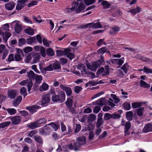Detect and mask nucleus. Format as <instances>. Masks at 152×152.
<instances>
[{
  "label": "nucleus",
  "mask_w": 152,
  "mask_h": 152,
  "mask_svg": "<svg viewBox=\"0 0 152 152\" xmlns=\"http://www.w3.org/2000/svg\"><path fill=\"white\" fill-rule=\"evenodd\" d=\"M65 99V95L63 91H59L58 95H54L52 96V100L53 102L60 101V102H63Z\"/></svg>",
  "instance_id": "f257e3e1"
},
{
  "label": "nucleus",
  "mask_w": 152,
  "mask_h": 152,
  "mask_svg": "<svg viewBox=\"0 0 152 152\" xmlns=\"http://www.w3.org/2000/svg\"><path fill=\"white\" fill-rule=\"evenodd\" d=\"M72 6H73L74 10H75L77 13H79L84 10L86 7L83 2H80L79 3L76 1H74L72 3Z\"/></svg>",
  "instance_id": "f03ea898"
},
{
  "label": "nucleus",
  "mask_w": 152,
  "mask_h": 152,
  "mask_svg": "<svg viewBox=\"0 0 152 152\" xmlns=\"http://www.w3.org/2000/svg\"><path fill=\"white\" fill-rule=\"evenodd\" d=\"M77 142L75 143L74 148L75 151H77L81 145L86 143V137H78L77 139Z\"/></svg>",
  "instance_id": "7ed1b4c3"
},
{
  "label": "nucleus",
  "mask_w": 152,
  "mask_h": 152,
  "mask_svg": "<svg viewBox=\"0 0 152 152\" xmlns=\"http://www.w3.org/2000/svg\"><path fill=\"white\" fill-rule=\"evenodd\" d=\"M101 64L100 61H98L94 62L92 64H90L89 63L86 64L87 67L92 71H96L98 67Z\"/></svg>",
  "instance_id": "20e7f679"
},
{
  "label": "nucleus",
  "mask_w": 152,
  "mask_h": 152,
  "mask_svg": "<svg viewBox=\"0 0 152 152\" xmlns=\"http://www.w3.org/2000/svg\"><path fill=\"white\" fill-rule=\"evenodd\" d=\"M50 100V94H43L42 96V105L43 106H46Z\"/></svg>",
  "instance_id": "39448f33"
},
{
  "label": "nucleus",
  "mask_w": 152,
  "mask_h": 152,
  "mask_svg": "<svg viewBox=\"0 0 152 152\" xmlns=\"http://www.w3.org/2000/svg\"><path fill=\"white\" fill-rule=\"evenodd\" d=\"M24 53L22 50L20 49H17L16 53L15 54L14 58L15 61H19L22 60V56H23Z\"/></svg>",
  "instance_id": "423d86ee"
},
{
  "label": "nucleus",
  "mask_w": 152,
  "mask_h": 152,
  "mask_svg": "<svg viewBox=\"0 0 152 152\" xmlns=\"http://www.w3.org/2000/svg\"><path fill=\"white\" fill-rule=\"evenodd\" d=\"M47 125L45 126L44 128H41L40 129L39 132L41 134L45 135L50 133L51 129L50 127H47Z\"/></svg>",
  "instance_id": "0eeeda50"
},
{
  "label": "nucleus",
  "mask_w": 152,
  "mask_h": 152,
  "mask_svg": "<svg viewBox=\"0 0 152 152\" xmlns=\"http://www.w3.org/2000/svg\"><path fill=\"white\" fill-rule=\"evenodd\" d=\"M145 103H143V111L145 113V114L148 116H150L152 115V109L149 106L145 107Z\"/></svg>",
  "instance_id": "6e6552de"
},
{
  "label": "nucleus",
  "mask_w": 152,
  "mask_h": 152,
  "mask_svg": "<svg viewBox=\"0 0 152 152\" xmlns=\"http://www.w3.org/2000/svg\"><path fill=\"white\" fill-rule=\"evenodd\" d=\"M41 107L37 105H35L27 107L26 109L32 113L37 111V110L40 108Z\"/></svg>",
  "instance_id": "1a4fd4ad"
},
{
  "label": "nucleus",
  "mask_w": 152,
  "mask_h": 152,
  "mask_svg": "<svg viewBox=\"0 0 152 152\" xmlns=\"http://www.w3.org/2000/svg\"><path fill=\"white\" fill-rule=\"evenodd\" d=\"M10 119L12 121V124L14 125H17L20 122L21 117L20 116H15L11 118Z\"/></svg>",
  "instance_id": "9d476101"
},
{
  "label": "nucleus",
  "mask_w": 152,
  "mask_h": 152,
  "mask_svg": "<svg viewBox=\"0 0 152 152\" xmlns=\"http://www.w3.org/2000/svg\"><path fill=\"white\" fill-rule=\"evenodd\" d=\"M70 50L69 49H66L64 50V55H66L67 57L68 58L71 60L75 57L74 54L70 53Z\"/></svg>",
  "instance_id": "9b49d317"
},
{
  "label": "nucleus",
  "mask_w": 152,
  "mask_h": 152,
  "mask_svg": "<svg viewBox=\"0 0 152 152\" xmlns=\"http://www.w3.org/2000/svg\"><path fill=\"white\" fill-rule=\"evenodd\" d=\"M92 25V26L94 28H101L102 27V25L99 22H97L95 23H88L84 26L82 27L83 28H87L88 27H90L91 26H90L91 25Z\"/></svg>",
  "instance_id": "f8f14e48"
},
{
  "label": "nucleus",
  "mask_w": 152,
  "mask_h": 152,
  "mask_svg": "<svg viewBox=\"0 0 152 152\" xmlns=\"http://www.w3.org/2000/svg\"><path fill=\"white\" fill-rule=\"evenodd\" d=\"M40 56V54L38 53H34L33 54V64H35L37 62H39Z\"/></svg>",
  "instance_id": "ddd939ff"
},
{
  "label": "nucleus",
  "mask_w": 152,
  "mask_h": 152,
  "mask_svg": "<svg viewBox=\"0 0 152 152\" xmlns=\"http://www.w3.org/2000/svg\"><path fill=\"white\" fill-rule=\"evenodd\" d=\"M7 93L9 97L11 99H13L16 96L17 91L15 90H10L8 91Z\"/></svg>",
  "instance_id": "4468645a"
},
{
  "label": "nucleus",
  "mask_w": 152,
  "mask_h": 152,
  "mask_svg": "<svg viewBox=\"0 0 152 152\" xmlns=\"http://www.w3.org/2000/svg\"><path fill=\"white\" fill-rule=\"evenodd\" d=\"M124 132L125 133V135H128L129 134V130L130 129L131 125V123L130 122H127L124 125Z\"/></svg>",
  "instance_id": "2eb2a0df"
},
{
  "label": "nucleus",
  "mask_w": 152,
  "mask_h": 152,
  "mask_svg": "<svg viewBox=\"0 0 152 152\" xmlns=\"http://www.w3.org/2000/svg\"><path fill=\"white\" fill-rule=\"evenodd\" d=\"M124 59L123 58L121 59H114L111 60V61L113 64H117L120 66L124 63L123 59Z\"/></svg>",
  "instance_id": "dca6fc26"
},
{
  "label": "nucleus",
  "mask_w": 152,
  "mask_h": 152,
  "mask_svg": "<svg viewBox=\"0 0 152 152\" xmlns=\"http://www.w3.org/2000/svg\"><path fill=\"white\" fill-rule=\"evenodd\" d=\"M15 3L12 1L6 4L5 5L6 9L8 10H12L15 7Z\"/></svg>",
  "instance_id": "f3484780"
},
{
  "label": "nucleus",
  "mask_w": 152,
  "mask_h": 152,
  "mask_svg": "<svg viewBox=\"0 0 152 152\" xmlns=\"http://www.w3.org/2000/svg\"><path fill=\"white\" fill-rule=\"evenodd\" d=\"M151 131H152V125L150 124H148L146 125L143 129V132L145 133Z\"/></svg>",
  "instance_id": "a211bd4d"
},
{
  "label": "nucleus",
  "mask_w": 152,
  "mask_h": 152,
  "mask_svg": "<svg viewBox=\"0 0 152 152\" xmlns=\"http://www.w3.org/2000/svg\"><path fill=\"white\" fill-rule=\"evenodd\" d=\"M96 118L95 115L93 114H90L88 117V122L90 124L94 121L95 120Z\"/></svg>",
  "instance_id": "6ab92c4d"
},
{
  "label": "nucleus",
  "mask_w": 152,
  "mask_h": 152,
  "mask_svg": "<svg viewBox=\"0 0 152 152\" xmlns=\"http://www.w3.org/2000/svg\"><path fill=\"white\" fill-rule=\"evenodd\" d=\"M27 76L29 77L30 80L34 79L36 75L32 70H30L29 71L27 72Z\"/></svg>",
  "instance_id": "aec40b11"
},
{
  "label": "nucleus",
  "mask_w": 152,
  "mask_h": 152,
  "mask_svg": "<svg viewBox=\"0 0 152 152\" xmlns=\"http://www.w3.org/2000/svg\"><path fill=\"white\" fill-rule=\"evenodd\" d=\"M24 31L26 34L31 36L33 35L34 33V29L30 27L25 29L24 30Z\"/></svg>",
  "instance_id": "412c9836"
},
{
  "label": "nucleus",
  "mask_w": 152,
  "mask_h": 152,
  "mask_svg": "<svg viewBox=\"0 0 152 152\" xmlns=\"http://www.w3.org/2000/svg\"><path fill=\"white\" fill-rule=\"evenodd\" d=\"M141 9L139 7L137 8L132 9L127 12H130L132 15H135L136 14L138 13L140 11Z\"/></svg>",
  "instance_id": "4be33fe9"
},
{
  "label": "nucleus",
  "mask_w": 152,
  "mask_h": 152,
  "mask_svg": "<svg viewBox=\"0 0 152 152\" xmlns=\"http://www.w3.org/2000/svg\"><path fill=\"white\" fill-rule=\"evenodd\" d=\"M133 117V113L131 111L127 112L126 113V117L127 120L131 121L132 120Z\"/></svg>",
  "instance_id": "5701e85b"
},
{
  "label": "nucleus",
  "mask_w": 152,
  "mask_h": 152,
  "mask_svg": "<svg viewBox=\"0 0 152 152\" xmlns=\"http://www.w3.org/2000/svg\"><path fill=\"white\" fill-rule=\"evenodd\" d=\"M27 126L28 128H31V129H34L39 127V125H38L36 121L35 122H32L28 125Z\"/></svg>",
  "instance_id": "b1692460"
},
{
  "label": "nucleus",
  "mask_w": 152,
  "mask_h": 152,
  "mask_svg": "<svg viewBox=\"0 0 152 152\" xmlns=\"http://www.w3.org/2000/svg\"><path fill=\"white\" fill-rule=\"evenodd\" d=\"M36 38L35 37H30L26 39V43L29 44H31L33 42H36Z\"/></svg>",
  "instance_id": "393cba45"
},
{
  "label": "nucleus",
  "mask_w": 152,
  "mask_h": 152,
  "mask_svg": "<svg viewBox=\"0 0 152 152\" xmlns=\"http://www.w3.org/2000/svg\"><path fill=\"white\" fill-rule=\"evenodd\" d=\"M104 100L105 99L104 98H101L97 101L93 103V104H95L100 106H102L104 104Z\"/></svg>",
  "instance_id": "a878e982"
},
{
  "label": "nucleus",
  "mask_w": 152,
  "mask_h": 152,
  "mask_svg": "<svg viewBox=\"0 0 152 152\" xmlns=\"http://www.w3.org/2000/svg\"><path fill=\"white\" fill-rule=\"evenodd\" d=\"M49 88L48 84L45 83H43L42 85L39 87V90L40 91H45L48 90Z\"/></svg>",
  "instance_id": "bb28decb"
},
{
  "label": "nucleus",
  "mask_w": 152,
  "mask_h": 152,
  "mask_svg": "<svg viewBox=\"0 0 152 152\" xmlns=\"http://www.w3.org/2000/svg\"><path fill=\"white\" fill-rule=\"evenodd\" d=\"M119 28L118 27H113L112 28L109 32L110 34H115L119 31Z\"/></svg>",
  "instance_id": "cd10ccee"
},
{
  "label": "nucleus",
  "mask_w": 152,
  "mask_h": 152,
  "mask_svg": "<svg viewBox=\"0 0 152 152\" xmlns=\"http://www.w3.org/2000/svg\"><path fill=\"white\" fill-rule=\"evenodd\" d=\"M22 99V96H20L18 97L13 102V105L15 106H18L20 103Z\"/></svg>",
  "instance_id": "c85d7f7f"
},
{
  "label": "nucleus",
  "mask_w": 152,
  "mask_h": 152,
  "mask_svg": "<svg viewBox=\"0 0 152 152\" xmlns=\"http://www.w3.org/2000/svg\"><path fill=\"white\" fill-rule=\"evenodd\" d=\"M3 39L4 41H6L11 36V34L9 32L6 31L4 33L2 32Z\"/></svg>",
  "instance_id": "c756f323"
},
{
  "label": "nucleus",
  "mask_w": 152,
  "mask_h": 152,
  "mask_svg": "<svg viewBox=\"0 0 152 152\" xmlns=\"http://www.w3.org/2000/svg\"><path fill=\"white\" fill-rule=\"evenodd\" d=\"M14 28L15 32L18 34H19L22 30L21 27L19 24L17 23H16Z\"/></svg>",
  "instance_id": "7c9ffc66"
},
{
  "label": "nucleus",
  "mask_w": 152,
  "mask_h": 152,
  "mask_svg": "<svg viewBox=\"0 0 152 152\" xmlns=\"http://www.w3.org/2000/svg\"><path fill=\"white\" fill-rule=\"evenodd\" d=\"M102 5L103 6L104 9H107L110 7L111 4L110 3H108V1H102Z\"/></svg>",
  "instance_id": "2f4dec72"
},
{
  "label": "nucleus",
  "mask_w": 152,
  "mask_h": 152,
  "mask_svg": "<svg viewBox=\"0 0 152 152\" xmlns=\"http://www.w3.org/2000/svg\"><path fill=\"white\" fill-rule=\"evenodd\" d=\"M48 125L51 126L55 131H56L60 127L59 124H56L53 122L50 123Z\"/></svg>",
  "instance_id": "473e14b6"
},
{
  "label": "nucleus",
  "mask_w": 152,
  "mask_h": 152,
  "mask_svg": "<svg viewBox=\"0 0 152 152\" xmlns=\"http://www.w3.org/2000/svg\"><path fill=\"white\" fill-rule=\"evenodd\" d=\"M142 104V103L140 102H135L132 104V107L134 108L140 107Z\"/></svg>",
  "instance_id": "72a5a7b5"
},
{
  "label": "nucleus",
  "mask_w": 152,
  "mask_h": 152,
  "mask_svg": "<svg viewBox=\"0 0 152 152\" xmlns=\"http://www.w3.org/2000/svg\"><path fill=\"white\" fill-rule=\"evenodd\" d=\"M11 124L10 121H7L0 123V129H3L9 125Z\"/></svg>",
  "instance_id": "f704fd0d"
},
{
  "label": "nucleus",
  "mask_w": 152,
  "mask_h": 152,
  "mask_svg": "<svg viewBox=\"0 0 152 152\" xmlns=\"http://www.w3.org/2000/svg\"><path fill=\"white\" fill-rule=\"evenodd\" d=\"M66 106L69 107H71L72 105V100L70 98H68L65 102Z\"/></svg>",
  "instance_id": "c9c22d12"
},
{
  "label": "nucleus",
  "mask_w": 152,
  "mask_h": 152,
  "mask_svg": "<svg viewBox=\"0 0 152 152\" xmlns=\"http://www.w3.org/2000/svg\"><path fill=\"white\" fill-rule=\"evenodd\" d=\"M53 68L54 70L57 69H60L61 68V66L59 63L58 62H56L52 64Z\"/></svg>",
  "instance_id": "e433bc0d"
},
{
  "label": "nucleus",
  "mask_w": 152,
  "mask_h": 152,
  "mask_svg": "<svg viewBox=\"0 0 152 152\" xmlns=\"http://www.w3.org/2000/svg\"><path fill=\"white\" fill-rule=\"evenodd\" d=\"M46 51L47 55L48 56H53L54 54V51L51 48L47 49Z\"/></svg>",
  "instance_id": "4c0bfd02"
},
{
  "label": "nucleus",
  "mask_w": 152,
  "mask_h": 152,
  "mask_svg": "<svg viewBox=\"0 0 152 152\" xmlns=\"http://www.w3.org/2000/svg\"><path fill=\"white\" fill-rule=\"evenodd\" d=\"M35 80L36 83L40 84L42 79V77L41 75H35Z\"/></svg>",
  "instance_id": "58836bf2"
},
{
  "label": "nucleus",
  "mask_w": 152,
  "mask_h": 152,
  "mask_svg": "<svg viewBox=\"0 0 152 152\" xmlns=\"http://www.w3.org/2000/svg\"><path fill=\"white\" fill-rule=\"evenodd\" d=\"M35 140L38 143L42 144L43 143V140L40 136H34V137Z\"/></svg>",
  "instance_id": "ea45409f"
},
{
  "label": "nucleus",
  "mask_w": 152,
  "mask_h": 152,
  "mask_svg": "<svg viewBox=\"0 0 152 152\" xmlns=\"http://www.w3.org/2000/svg\"><path fill=\"white\" fill-rule=\"evenodd\" d=\"M6 110L8 113L10 115H14L16 113V110L14 108L7 109H6Z\"/></svg>",
  "instance_id": "a19ab883"
},
{
  "label": "nucleus",
  "mask_w": 152,
  "mask_h": 152,
  "mask_svg": "<svg viewBox=\"0 0 152 152\" xmlns=\"http://www.w3.org/2000/svg\"><path fill=\"white\" fill-rule=\"evenodd\" d=\"M143 71L146 74H152V69L146 66H144L143 68Z\"/></svg>",
  "instance_id": "79ce46f5"
},
{
  "label": "nucleus",
  "mask_w": 152,
  "mask_h": 152,
  "mask_svg": "<svg viewBox=\"0 0 152 152\" xmlns=\"http://www.w3.org/2000/svg\"><path fill=\"white\" fill-rule=\"evenodd\" d=\"M143 62L146 64H150L152 63V60L145 57H143Z\"/></svg>",
  "instance_id": "37998d69"
},
{
  "label": "nucleus",
  "mask_w": 152,
  "mask_h": 152,
  "mask_svg": "<svg viewBox=\"0 0 152 152\" xmlns=\"http://www.w3.org/2000/svg\"><path fill=\"white\" fill-rule=\"evenodd\" d=\"M123 107L124 110H129L131 108L130 104L128 102H125L123 104Z\"/></svg>",
  "instance_id": "c03bdc74"
},
{
  "label": "nucleus",
  "mask_w": 152,
  "mask_h": 152,
  "mask_svg": "<svg viewBox=\"0 0 152 152\" xmlns=\"http://www.w3.org/2000/svg\"><path fill=\"white\" fill-rule=\"evenodd\" d=\"M20 92L21 95L25 97L27 95L26 88L24 87H23L20 89Z\"/></svg>",
  "instance_id": "a18cd8bd"
},
{
  "label": "nucleus",
  "mask_w": 152,
  "mask_h": 152,
  "mask_svg": "<svg viewBox=\"0 0 152 152\" xmlns=\"http://www.w3.org/2000/svg\"><path fill=\"white\" fill-rule=\"evenodd\" d=\"M43 69L45 71H53V68L52 64H50L48 66L44 67Z\"/></svg>",
  "instance_id": "49530a36"
},
{
  "label": "nucleus",
  "mask_w": 152,
  "mask_h": 152,
  "mask_svg": "<svg viewBox=\"0 0 152 152\" xmlns=\"http://www.w3.org/2000/svg\"><path fill=\"white\" fill-rule=\"evenodd\" d=\"M129 66L128 64L127 63H125L121 67V69L124 71L125 73H126L129 69Z\"/></svg>",
  "instance_id": "de8ad7c7"
},
{
  "label": "nucleus",
  "mask_w": 152,
  "mask_h": 152,
  "mask_svg": "<svg viewBox=\"0 0 152 152\" xmlns=\"http://www.w3.org/2000/svg\"><path fill=\"white\" fill-rule=\"evenodd\" d=\"M111 118H112V115L109 113H106L105 114L104 117V120H108Z\"/></svg>",
  "instance_id": "09e8293b"
},
{
  "label": "nucleus",
  "mask_w": 152,
  "mask_h": 152,
  "mask_svg": "<svg viewBox=\"0 0 152 152\" xmlns=\"http://www.w3.org/2000/svg\"><path fill=\"white\" fill-rule=\"evenodd\" d=\"M47 121V119L45 118H42L41 119L37 120V124L39 126L40 125L44 123L45 122Z\"/></svg>",
  "instance_id": "8fccbe9b"
},
{
  "label": "nucleus",
  "mask_w": 152,
  "mask_h": 152,
  "mask_svg": "<svg viewBox=\"0 0 152 152\" xmlns=\"http://www.w3.org/2000/svg\"><path fill=\"white\" fill-rule=\"evenodd\" d=\"M103 121L102 119H98L96 124V126L98 128L99 127L103 125Z\"/></svg>",
  "instance_id": "3c124183"
},
{
  "label": "nucleus",
  "mask_w": 152,
  "mask_h": 152,
  "mask_svg": "<svg viewBox=\"0 0 152 152\" xmlns=\"http://www.w3.org/2000/svg\"><path fill=\"white\" fill-rule=\"evenodd\" d=\"M40 52L42 56L43 57H45L46 56V53L45 48L43 47H42V48L40 50Z\"/></svg>",
  "instance_id": "603ef678"
},
{
  "label": "nucleus",
  "mask_w": 152,
  "mask_h": 152,
  "mask_svg": "<svg viewBox=\"0 0 152 152\" xmlns=\"http://www.w3.org/2000/svg\"><path fill=\"white\" fill-rule=\"evenodd\" d=\"M18 2V3L17 5L16 9L17 10H19L22 9L24 7V5L19 2Z\"/></svg>",
  "instance_id": "864d4df0"
},
{
  "label": "nucleus",
  "mask_w": 152,
  "mask_h": 152,
  "mask_svg": "<svg viewBox=\"0 0 152 152\" xmlns=\"http://www.w3.org/2000/svg\"><path fill=\"white\" fill-rule=\"evenodd\" d=\"M14 56V55L12 54H10L8 56V61L9 62L13 61L15 60Z\"/></svg>",
  "instance_id": "5fc2aeb1"
},
{
  "label": "nucleus",
  "mask_w": 152,
  "mask_h": 152,
  "mask_svg": "<svg viewBox=\"0 0 152 152\" xmlns=\"http://www.w3.org/2000/svg\"><path fill=\"white\" fill-rule=\"evenodd\" d=\"M32 50V48L31 47H27L24 48L23 51L25 53H28L31 51Z\"/></svg>",
  "instance_id": "6e6d98bb"
},
{
  "label": "nucleus",
  "mask_w": 152,
  "mask_h": 152,
  "mask_svg": "<svg viewBox=\"0 0 152 152\" xmlns=\"http://www.w3.org/2000/svg\"><path fill=\"white\" fill-rule=\"evenodd\" d=\"M67 96H70L72 93V91L70 88L67 87L65 91Z\"/></svg>",
  "instance_id": "4d7b16f0"
},
{
  "label": "nucleus",
  "mask_w": 152,
  "mask_h": 152,
  "mask_svg": "<svg viewBox=\"0 0 152 152\" xmlns=\"http://www.w3.org/2000/svg\"><path fill=\"white\" fill-rule=\"evenodd\" d=\"M9 25L8 23H6L3 25L2 28V30L3 31L9 30Z\"/></svg>",
  "instance_id": "13d9d810"
},
{
  "label": "nucleus",
  "mask_w": 152,
  "mask_h": 152,
  "mask_svg": "<svg viewBox=\"0 0 152 152\" xmlns=\"http://www.w3.org/2000/svg\"><path fill=\"white\" fill-rule=\"evenodd\" d=\"M28 83L27 87L28 88V92H29L31 89V87L33 86V83L32 80H30L28 82Z\"/></svg>",
  "instance_id": "bf43d9fd"
},
{
  "label": "nucleus",
  "mask_w": 152,
  "mask_h": 152,
  "mask_svg": "<svg viewBox=\"0 0 152 152\" xmlns=\"http://www.w3.org/2000/svg\"><path fill=\"white\" fill-rule=\"evenodd\" d=\"M82 89L81 87L78 86H76L74 88L75 91V92L77 94Z\"/></svg>",
  "instance_id": "052dcab7"
},
{
  "label": "nucleus",
  "mask_w": 152,
  "mask_h": 152,
  "mask_svg": "<svg viewBox=\"0 0 152 152\" xmlns=\"http://www.w3.org/2000/svg\"><path fill=\"white\" fill-rule=\"evenodd\" d=\"M106 48L103 47L99 49L98 51V52L99 54H103L106 52Z\"/></svg>",
  "instance_id": "680f3d73"
},
{
  "label": "nucleus",
  "mask_w": 152,
  "mask_h": 152,
  "mask_svg": "<svg viewBox=\"0 0 152 152\" xmlns=\"http://www.w3.org/2000/svg\"><path fill=\"white\" fill-rule=\"evenodd\" d=\"M85 3L87 5L92 4L95 2V0H85Z\"/></svg>",
  "instance_id": "e2e57ef3"
},
{
  "label": "nucleus",
  "mask_w": 152,
  "mask_h": 152,
  "mask_svg": "<svg viewBox=\"0 0 152 152\" xmlns=\"http://www.w3.org/2000/svg\"><path fill=\"white\" fill-rule=\"evenodd\" d=\"M65 11L67 13H70L72 12H74V9L73 6H72V7L71 8H66L65 10Z\"/></svg>",
  "instance_id": "0e129e2a"
},
{
  "label": "nucleus",
  "mask_w": 152,
  "mask_h": 152,
  "mask_svg": "<svg viewBox=\"0 0 152 152\" xmlns=\"http://www.w3.org/2000/svg\"><path fill=\"white\" fill-rule=\"evenodd\" d=\"M26 43V40L25 39L23 38L20 39L19 40V44L20 45H24Z\"/></svg>",
  "instance_id": "69168bd1"
},
{
  "label": "nucleus",
  "mask_w": 152,
  "mask_h": 152,
  "mask_svg": "<svg viewBox=\"0 0 152 152\" xmlns=\"http://www.w3.org/2000/svg\"><path fill=\"white\" fill-rule=\"evenodd\" d=\"M120 117L121 115L118 114L114 113L112 114V118L114 119H118L120 118Z\"/></svg>",
  "instance_id": "338daca9"
},
{
  "label": "nucleus",
  "mask_w": 152,
  "mask_h": 152,
  "mask_svg": "<svg viewBox=\"0 0 152 152\" xmlns=\"http://www.w3.org/2000/svg\"><path fill=\"white\" fill-rule=\"evenodd\" d=\"M100 107L99 106H96L94 107L93 112L95 113H97L100 110Z\"/></svg>",
  "instance_id": "774afa93"
}]
</instances>
